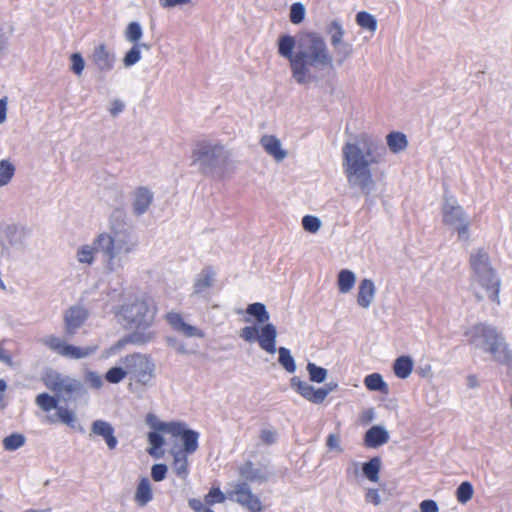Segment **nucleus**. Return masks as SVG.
<instances>
[{
  "label": "nucleus",
  "mask_w": 512,
  "mask_h": 512,
  "mask_svg": "<svg viewBox=\"0 0 512 512\" xmlns=\"http://www.w3.org/2000/svg\"><path fill=\"white\" fill-rule=\"evenodd\" d=\"M278 53L290 63L293 79L299 85H308L321 80L320 71L333 68V58L324 38L315 32L308 33L294 52L296 41L288 34L278 39Z\"/></svg>",
  "instance_id": "f03ea898"
},
{
  "label": "nucleus",
  "mask_w": 512,
  "mask_h": 512,
  "mask_svg": "<svg viewBox=\"0 0 512 512\" xmlns=\"http://www.w3.org/2000/svg\"><path fill=\"white\" fill-rule=\"evenodd\" d=\"M366 501L373 503L375 506L381 503V498L377 489H368L366 492Z\"/></svg>",
  "instance_id": "0e129e2a"
},
{
  "label": "nucleus",
  "mask_w": 512,
  "mask_h": 512,
  "mask_svg": "<svg viewBox=\"0 0 512 512\" xmlns=\"http://www.w3.org/2000/svg\"><path fill=\"white\" fill-rule=\"evenodd\" d=\"M278 362L288 372L294 373L296 371V363L290 350L286 347L278 348Z\"/></svg>",
  "instance_id": "e433bc0d"
},
{
  "label": "nucleus",
  "mask_w": 512,
  "mask_h": 512,
  "mask_svg": "<svg viewBox=\"0 0 512 512\" xmlns=\"http://www.w3.org/2000/svg\"><path fill=\"white\" fill-rule=\"evenodd\" d=\"M215 281V272L212 267L207 266L197 275L194 283V294H200L210 288Z\"/></svg>",
  "instance_id": "b1692460"
},
{
  "label": "nucleus",
  "mask_w": 512,
  "mask_h": 512,
  "mask_svg": "<svg viewBox=\"0 0 512 512\" xmlns=\"http://www.w3.org/2000/svg\"><path fill=\"white\" fill-rule=\"evenodd\" d=\"M496 327L487 323H476L464 331V336L467 338L468 344L475 349H480L483 352L499 335Z\"/></svg>",
  "instance_id": "9b49d317"
},
{
  "label": "nucleus",
  "mask_w": 512,
  "mask_h": 512,
  "mask_svg": "<svg viewBox=\"0 0 512 512\" xmlns=\"http://www.w3.org/2000/svg\"><path fill=\"white\" fill-rule=\"evenodd\" d=\"M143 36V30L141 25L138 22H130L125 30V38L128 42L132 44H142L140 42Z\"/></svg>",
  "instance_id": "58836bf2"
},
{
  "label": "nucleus",
  "mask_w": 512,
  "mask_h": 512,
  "mask_svg": "<svg viewBox=\"0 0 512 512\" xmlns=\"http://www.w3.org/2000/svg\"><path fill=\"white\" fill-rule=\"evenodd\" d=\"M474 494V488L469 481L462 482L456 490V498L461 504L467 503Z\"/></svg>",
  "instance_id": "a18cd8bd"
},
{
  "label": "nucleus",
  "mask_w": 512,
  "mask_h": 512,
  "mask_svg": "<svg viewBox=\"0 0 512 512\" xmlns=\"http://www.w3.org/2000/svg\"><path fill=\"white\" fill-rule=\"evenodd\" d=\"M176 427L177 433L172 432L171 435L174 437H181L185 453H194L198 449L199 433L194 430L188 429L186 427V424L182 422H177Z\"/></svg>",
  "instance_id": "6ab92c4d"
},
{
  "label": "nucleus",
  "mask_w": 512,
  "mask_h": 512,
  "mask_svg": "<svg viewBox=\"0 0 512 512\" xmlns=\"http://www.w3.org/2000/svg\"><path fill=\"white\" fill-rule=\"evenodd\" d=\"M229 498L250 512L263 511L260 498L252 492L247 482L236 483L233 491L229 494Z\"/></svg>",
  "instance_id": "f8f14e48"
},
{
  "label": "nucleus",
  "mask_w": 512,
  "mask_h": 512,
  "mask_svg": "<svg viewBox=\"0 0 512 512\" xmlns=\"http://www.w3.org/2000/svg\"><path fill=\"white\" fill-rule=\"evenodd\" d=\"M89 316V311L81 306L74 305L64 313L65 333L68 337L76 334L78 329L83 326Z\"/></svg>",
  "instance_id": "4468645a"
},
{
  "label": "nucleus",
  "mask_w": 512,
  "mask_h": 512,
  "mask_svg": "<svg viewBox=\"0 0 512 512\" xmlns=\"http://www.w3.org/2000/svg\"><path fill=\"white\" fill-rule=\"evenodd\" d=\"M157 310L154 299L147 294L136 295L125 301L120 306L119 315L134 331L119 339L115 348L122 349L127 344L143 346L153 342L156 332L150 328L154 324Z\"/></svg>",
  "instance_id": "20e7f679"
},
{
  "label": "nucleus",
  "mask_w": 512,
  "mask_h": 512,
  "mask_svg": "<svg viewBox=\"0 0 512 512\" xmlns=\"http://www.w3.org/2000/svg\"><path fill=\"white\" fill-rule=\"evenodd\" d=\"M166 341L167 344L174 347L178 353L184 354L186 352L184 344L179 343L176 338L168 337Z\"/></svg>",
  "instance_id": "338daca9"
},
{
  "label": "nucleus",
  "mask_w": 512,
  "mask_h": 512,
  "mask_svg": "<svg viewBox=\"0 0 512 512\" xmlns=\"http://www.w3.org/2000/svg\"><path fill=\"white\" fill-rule=\"evenodd\" d=\"M37 405L45 412H49L53 409H58V399L48 393H41L36 397Z\"/></svg>",
  "instance_id": "a19ab883"
},
{
  "label": "nucleus",
  "mask_w": 512,
  "mask_h": 512,
  "mask_svg": "<svg viewBox=\"0 0 512 512\" xmlns=\"http://www.w3.org/2000/svg\"><path fill=\"white\" fill-rule=\"evenodd\" d=\"M188 505L191 509H193L195 512H203V510H206L207 508L204 507L203 503L201 502V500L199 499H196V498H192V499H189L188 501Z\"/></svg>",
  "instance_id": "774afa93"
},
{
  "label": "nucleus",
  "mask_w": 512,
  "mask_h": 512,
  "mask_svg": "<svg viewBox=\"0 0 512 512\" xmlns=\"http://www.w3.org/2000/svg\"><path fill=\"white\" fill-rule=\"evenodd\" d=\"M338 388V384L336 382L326 383L323 387L318 388L322 394L320 395L321 403L324 402L329 393L333 392Z\"/></svg>",
  "instance_id": "680f3d73"
},
{
  "label": "nucleus",
  "mask_w": 512,
  "mask_h": 512,
  "mask_svg": "<svg viewBox=\"0 0 512 512\" xmlns=\"http://www.w3.org/2000/svg\"><path fill=\"white\" fill-rule=\"evenodd\" d=\"M154 199V195L147 187H138L132 193V212L139 217L145 214L150 208Z\"/></svg>",
  "instance_id": "f3484780"
},
{
  "label": "nucleus",
  "mask_w": 512,
  "mask_h": 512,
  "mask_svg": "<svg viewBox=\"0 0 512 512\" xmlns=\"http://www.w3.org/2000/svg\"><path fill=\"white\" fill-rule=\"evenodd\" d=\"M290 386L306 400L314 404H321L320 395L322 392H320L319 389H315L311 384L301 380L299 377H292L290 379Z\"/></svg>",
  "instance_id": "aec40b11"
},
{
  "label": "nucleus",
  "mask_w": 512,
  "mask_h": 512,
  "mask_svg": "<svg viewBox=\"0 0 512 512\" xmlns=\"http://www.w3.org/2000/svg\"><path fill=\"white\" fill-rule=\"evenodd\" d=\"M141 49L148 51L150 50V45L147 43L133 44L131 49L127 51L123 57V64L125 67H131L140 61Z\"/></svg>",
  "instance_id": "72a5a7b5"
},
{
  "label": "nucleus",
  "mask_w": 512,
  "mask_h": 512,
  "mask_svg": "<svg viewBox=\"0 0 512 512\" xmlns=\"http://www.w3.org/2000/svg\"><path fill=\"white\" fill-rule=\"evenodd\" d=\"M84 380L92 389H100L103 386L102 377L95 371H87Z\"/></svg>",
  "instance_id": "603ef678"
},
{
  "label": "nucleus",
  "mask_w": 512,
  "mask_h": 512,
  "mask_svg": "<svg viewBox=\"0 0 512 512\" xmlns=\"http://www.w3.org/2000/svg\"><path fill=\"white\" fill-rule=\"evenodd\" d=\"M124 110V104L121 100H114L111 104L110 113L113 117H116Z\"/></svg>",
  "instance_id": "69168bd1"
},
{
  "label": "nucleus",
  "mask_w": 512,
  "mask_h": 512,
  "mask_svg": "<svg viewBox=\"0 0 512 512\" xmlns=\"http://www.w3.org/2000/svg\"><path fill=\"white\" fill-rule=\"evenodd\" d=\"M43 343L53 351L58 352L61 355V351H64V347L66 343H64L60 338L50 335L43 340Z\"/></svg>",
  "instance_id": "864d4df0"
},
{
  "label": "nucleus",
  "mask_w": 512,
  "mask_h": 512,
  "mask_svg": "<svg viewBox=\"0 0 512 512\" xmlns=\"http://www.w3.org/2000/svg\"><path fill=\"white\" fill-rule=\"evenodd\" d=\"M96 351V347H77L71 344H66L64 351L61 355L72 359H82L92 355Z\"/></svg>",
  "instance_id": "c756f323"
},
{
  "label": "nucleus",
  "mask_w": 512,
  "mask_h": 512,
  "mask_svg": "<svg viewBox=\"0 0 512 512\" xmlns=\"http://www.w3.org/2000/svg\"><path fill=\"white\" fill-rule=\"evenodd\" d=\"M375 293V284L371 279L361 280L358 287L357 304L364 309L369 308L375 298Z\"/></svg>",
  "instance_id": "5701e85b"
},
{
  "label": "nucleus",
  "mask_w": 512,
  "mask_h": 512,
  "mask_svg": "<svg viewBox=\"0 0 512 512\" xmlns=\"http://www.w3.org/2000/svg\"><path fill=\"white\" fill-rule=\"evenodd\" d=\"M25 437L20 433H12L3 439V447L6 451H15L25 444Z\"/></svg>",
  "instance_id": "ea45409f"
},
{
  "label": "nucleus",
  "mask_w": 512,
  "mask_h": 512,
  "mask_svg": "<svg viewBox=\"0 0 512 512\" xmlns=\"http://www.w3.org/2000/svg\"><path fill=\"white\" fill-rule=\"evenodd\" d=\"M138 240L127 230H114L112 233H100L91 245H82L77 249L76 259L80 264L92 265L95 255L100 252L104 258L105 269L117 272L123 269L127 255L136 251Z\"/></svg>",
  "instance_id": "7ed1b4c3"
},
{
  "label": "nucleus",
  "mask_w": 512,
  "mask_h": 512,
  "mask_svg": "<svg viewBox=\"0 0 512 512\" xmlns=\"http://www.w3.org/2000/svg\"><path fill=\"white\" fill-rule=\"evenodd\" d=\"M191 158L200 173L210 176L227 164L229 153L218 141L201 140L195 143Z\"/></svg>",
  "instance_id": "39448f33"
},
{
  "label": "nucleus",
  "mask_w": 512,
  "mask_h": 512,
  "mask_svg": "<svg viewBox=\"0 0 512 512\" xmlns=\"http://www.w3.org/2000/svg\"><path fill=\"white\" fill-rule=\"evenodd\" d=\"M484 352L489 353L493 360L501 365H512V350L509 348L501 333L487 346Z\"/></svg>",
  "instance_id": "dca6fc26"
},
{
  "label": "nucleus",
  "mask_w": 512,
  "mask_h": 512,
  "mask_svg": "<svg viewBox=\"0 0 512 512\" xmlns=\"http://www.w3.org/2000/svg\"><path fill=\"white\" fill-rule=\"evenodd\" d=\"M356 276L354 272L343 269L338 274V289L341 293H348L355 285Z\"/></svg>",
  "instance_id": "c9c22d12"
},
{
  "label": "nucleus",
  "mask_w": 512,
  "mask_h": 512,
  "mask_svg": "<svg viewBox=\"0 0 512 512\" xmlns=\"http://www.w3.org/2000/svg\"><path fill=\"white\" fill-rule=\"evenodd\" d=\"M356 23L372 33L376 31L378 25L376 18L366 11H360L356 14Z\"/></svg>",
  "instance_id": "4c0bfd02"
},
{
  "label": "nucleus",
  "mask_w": 512,
  "mask_h": 512,
  "mask_svg": "<svg viewBox=\"0 0 512 512\" xmlns=\"http://www.w3.org/2000/svg\"><path fill=\"white\" fill-rule=\"evenodd\" d=\"M305 18V7L302 3L296 2L290 8V21L293 24H300Z\"/></svg>",
  "instance_id": "8fccbe9b"
},
{
  "label": "nucleus",
  "mask_w": 512,
  "mask_h": 512,
  "mask_svg": "<svg viewBox=\"0 0 512 512\" xmlns=\"http://www.w3.org/2000/svg\"><path fill=\"white\" fill-rule=\"evenodd\" d=\"M442 217L445 225L453 227L460 239L468 240L470 222L463 208L452 197H445L442 206Z\"/></svg>",
  "instance_id": "1a4fd4ad"
},
{
  "label": "nucleus",
  "mask_w": 512,
  "mask_h": 512,
  "mask_svg": "<svg viewBox=\"0 0 512 512\" xmlns=\"http://www.w3.org/2000/svg\"><path fill=\"white\" fill-rule=\"evenodd\" d=\"M121 363L127 370L131 380L147 386L155 378V363L150 356L141 353H133L121 358Z\"/></svg>",
  "instance_id": "6e6552de"
},
{
  "label": "nucleus",
  "mask_w": 512,
  "mask_h": 512,
  "mask_svg": "<svg viewBox=\"0 0 512 512\" xmlns=\"http://www.w3.org/2000/svg\"><path fill=\"white\" fill-rule=\"evenodd\" d=\"M326 33L330 37L331 46L344 42L345 31L339 20H333L326 26Z\"/></svg>",
  "instance_id": "473e14b6"
},
{
  "label": "nucleus",
  "mask_w": 512,
  "mask_h": 512,
  "mask_svg": "<svg viewBox=\"0 0 512 512\" xmlns=\"http://www.w3.org/2000/svg\"><path fill=\"white\" fill-rule=\"evenodd\" d=\"M148 442L151 447L148 449V453L151 456H157V450H159L164 444L163 436L156 431L148 433Z\"/></svg>",
  "instance_id": "de8ad7c7"
},
{
  "label": "nucleus",
  "mask_w": 512,
  "mask_h": 512,
  "mask_svg": "<svg viewBox=\"0 0 512 512\" xmlns=\"http://www.w3.org/2000/svg\"><path fill=\"white\" fill-rule=\"evenodd\" d=\"M387 146L393 153L404 151L408 146L406 136L401 132H391L386 137Z\"/></svg>",
  "instance_id": "2f4dec72"
},
{
  "label": "nucleus",
  "mask_w": 512,
  "mask_h": 512,
  "mask_svg": "<svg viewBox=\"0 0 512 512\" xmlns=\"http://www.w3.org/2000/svg\"><path fill=\"white\" fill-rule=\"evenodd\" d=\"M126 376H128V375H127V370L124 366L123 367L115 366V367L110 368L106 372L105 379L109 383L117 384V383H120Z\"/></svg>",
  "instance_id": "49530a36"
},
{
  "label": "nucleus",
  "mask_w": 512,
  "mask_h": 512,
  "mask_svg": "<svg viewBox=\"0 0 512 512\" xmlns=\"http://www.w3.org/2000/svg\"><path fill=\"white\" fill-rule=\"evenodd\" d=\"M168 467L163 463L154 464L151 468V477L154 481L160 482L166 478Z\"/></svg>",
  "instance_id": "5fc2aeb1"
},
{
  "label": "nucleus",
  "mask_w": 512,
  "mask_h": 512,
  "mask_svg": "<svg viewBox=\"0 0 512 512\" xmlns=\"http://www.w3.org/2000/svg\"><path fill=\"white\" fill-rule=\"evenodd\" d=\"M469 264L473 281L489 292L491 301L500 304L501 281L491 265L488 253L483 248L476 249L470 254Z\"/></svg>",
  "instance_id": "423d86ee"
},
{
  "label": "nucleus",
  "mask_w": 512,
  "mask_h": 512,
  "mask_svg": "<svg viewBox=\"0 0 512 512\" xmlns=\"http://www.w3.org/2000/svg\"><path fill=\"white\" fill-rule=\"evenodd\" d=\"M387 148L381 139L361 133L342 148V166L348 185L370 200L376 189L373 166L386 161Z\"/></svg>",
  "instance_id": "f257e3e1"
},
{
  "label": "nucleus",
  "mask_w": 512,
  "mask_h": 512,
  "mask_svg": "<svg viewBox=\"0 0 512 512\" xmlns=\"http://www.w3.org/2000/svg\"><path fill=\"white\" fill-rule=\"evenodd\" d=\"M246 313L255 318L259 324H267L270 320V314L263 303L255 302L249 304L246 308Z\"/></svg>",
  "instance_id": "c85d7f7f"
},
{
  "label": "nucleus",
  "mask_w": 512,
  "mask_h": 512,
  "mask_svg": "<svg viewBox=\"0 0 512 512\" xmlns=\"http://www.w3.org/2000/svg\"><path fill=\"white\" fill-rule=\"evenodd\" d=\"M380 469V457H373L362 465V472L364 476L371 482H377L379 480Z\"/></svg>",
  "instance_id": "7c9ffc66"
},
{
  "label": "nucleus",
  "mask_w": 512,
  "mask_h": 512,
  "mask_svg": "<svg viewBox=\"0 0 512 512\" xmlns=\"http://www.w3.org/2000/svg\"><path fill=\"white\" fill-rule=\"evenodd\" d=\"M134 499L141 507L147 505L153 499L152 487L148 478L143 477L140 479Z\"/></svg>",
  "instance_id": "393cba45"
},
{
  "label": "nucleus",
  "mask_w": 512,
  "mask_h": 512,
  "mask_svg": "<svg viewBox=\"0 0 512 512\" xmlns=\"http://www.w3.org/2000/svg\"><path fill=\"white\" fill-rule=\"evenodd\" d=\"M225 501V495L219 488H212L205 497V502L208 505L215 503H222Z\"/></svg>",
  "instance_id": "6e6d98bb"
},
{
  "label": "nucleus",
  "mask_w": 512,
  "mask_h": 512,
  "mask_svg": "<svg viewBox=\"0 0 512 512\" xmlns=\"http://www.w3.org/2000/svg\"><path fill=\"white\" fill-rule=\"evenodd\" d=\"M240 337L247 342L257 341L259 346L267 353L274 354L276 352L277 329L267 323L260 328L257 326H245L241 329Z\"/></svg>",
  "instance_id": "9d476101"
},
{
  "label": "nucleus",
  "mask_w": 512,
  "mask_h": 512,
  "mask_svg": "<svg viewBox=\"0 0 512 512\" xmlns=\"http://www.w3.org/2000/svg\"><path fill=\"white\" fill-rule=\"evenodd\" d=\"M145 422L150 428H152L156 432H164V433H169V434H172V432L177 433V427H176L177 422H169V423L162 422L153 413L147 414Z\"/></svg>",
  "instance_id": "bb28decb"
},
{
  "label": "nucleus",
  "mask_w": 512,
  "mask_h": 512,
  "mask_svg": "<svg viewBox=\"0 0 512 512\" xmlns=\"http://www.w3.org/2000/svg\"><path fill=\"white\" fill-rule=\"evenodd\" d=\"M172 467L177 476L185 477L188 474V460L183 452L175 453Z\"/></svg>",
  "instance_id": "79ce46f5"
},
{
  "label": "nucleus",
  "mask_w": 512,
  "mask_h": 512,
  "mask_svg": "<svg viewBox=\"0 0 512 512\" xmlns=\"http://www.w3.org/2000/svg\"><path fill=\"white\" fill-rule=\"evenodd\" d=\"M167 322L177 332L186 337H203V332L195 326L186 323L179 313L171 312L166 315Z\"/></svg>",
  "instance_id": "a211bd4d"
},
{
  "label": "nucleus",
  "mask_w": 512,
  "mask_h": 512,
  "mask_svg": "<svg viewBox=\"0 0 512 512\" xmlns=\"http://www.w3.org/2000/svg\"><path fill=\"white\" fill-rule=\"evenodd\" d=\"M389 441V433L382 426H372L364 436V444L369 448H377Z\"/></svg>",
  "instance_id": "4be33fe9"
},
{
  "label": "nucleus",
  "mask_w": 512,
  "mask_h": 512,
  "mask_svg": "<svg viewBox=\"0 0 512 512\" xmlns=\"http://www.w3.org/2000/svg\"><path fill=\"white\" fill-rule=\"evenodd\" d=\"M260 144L265 152L278 162L287 157V151L282 148L281 141L274 135H263Z\"/></svg>",
  "instance_id": "412c9836"
},
{
  "label": "nucleus",
  "mask_w": 512,
  "mask_h": 512,
  "mask_svg": "<svg viewBox=\"0 0 512 512\" xmlns=\"http://www.w3.org/2000/svg\"><path fill=\"white\" fill-rule=\"evenodd\" d=\"M240 474L251 482L259 478V470L253 469L252 462H246L245 465L241 467Z\"/></svg>",
  "instance_id": "4d7b16f0"
},
{
  "label": "nucleus",
  "mask_w": 512,
  "mask_h": 512,
  "mask_svg": "<svg viewBox=\"0 0 512 512\" xmlns=\"http://www.w3.org/2000/svg\"><path fill=\"white\" fill-rule=\"evenodd\" d=\"M302 226L305 231L316 233L321 227V220L313 215H306L302 218Z\"/></svg>",
  "instance_id": "3c124183"
},
{
  "label": "nucleus",
  "mask_w": 512,
  "mask_h": 512,
  "mask_svg": "<svg viewBox=\"0 0 512 512\" xmlns=\"http://www.w3.org/2000/svg\"><path fill=\"white\" fill-rule=\"evenodd\" d=\"M420 511L421 512H438L439 507H438V504L436 503V501L427 499V500H423L420 503Z\"/></svg>",
  "instance_id": "052dcab7"
},
{
  "label": "nucleus",
  "mask_w": 512,
  "mask_h": 512,
  "mask_svg": "<svg viewBox=\"0 0 512 512\" xmlns=\"http://www.w3.org/2000/svg\"><path fill=\"white\" fill-rule=\"evenodd\" d=\"M90 61L96 70L107 73L114 68L116 56L112 49L101 43L94 47Z\"/></svg>",
  "instance_id": "ddd939ff"
},
{
  "label": "nucleus",
  "mask_w": 512,
  "mask_h": 512,
  "mask_svg": "<svg viewBox=\"0 0 512 512\" xmlns=\"http://www.w3.org/2000/svg\"><path fill=\"white\" fill-rule=\"evenodd\" d=\"M44 385L64 401H69L87 394L84 384L75 378L56 370L48 369L42 376Z\"/></svg>",
  "instance_id": "0eeeda50"
},
{
  "label": "nucleus",
  "mask_w": 512,
  "mask_h": 512,
  "mask_svg": "<svg viewBox=\"0 0 512 512\" xmlns=\"http://www.w3.org/2000/svg\"><path fill=\"white\" fill-rule=\"evenodd\" d=\"M261 441L266 445H272L277 440V433L274 430L264 429L260 433Z\"/></svg>",
  "instance_id": "bf43d9fd"
},
{
  "label": "nucleus",
  "mask_w": 512,
  "mask_h": 512,
  "mask_svg": "<svg viewBox=\"0 0 512 512\" xmlns=\"http://www.w3.org/2000/svg\"><path fill=\"white\" fill-rule=\"evenodd\" d=\"M56 414L59 418V420L66 424L67 426L71 427V428H74L75 427V424H76V416L74 414L73 411L69 410L68 408L66 407H62L60 406L57 411H56Z\"/></svg>",
  "instance_id": "09e8293b"
},
{
  "label": "nucleus",
  "mask_w": 512,
  "mask_h": 512,
  "mask_svg": "<svg viewBox=\"0 0 512 512\" xmlns=\"http://www.w3.org/2000/svg\"><path fill=\"white\" fill-rule=\"evenodd\" d=\"M307 371L309 379L315 383H323L327 378V369L317 366L315 363L309 362L307 364Z\"/></svg>",
  "instance_id": "c03bdc74"
},
{
  "label": "nucleus",
  "mask_w": 512,
  "mask_h": 512,
  "mask_svg": "<svg viewBox=\"0 0 512 512\" xmlns=\"http://www.w3.org/2000/svg\"><path fill=\"white\" fill-rule=\"evenodd\" d=\"M364 384L370 391H379L385 394L389 391L387 383L379 373L367 375L364 379Z\"/></svg>",
  "instance_id": "f704fd0d"
},
{
  "label": "nucleus",
  "mask_w": 512,
  "mask_h": 512,
  "mask_svg": "<svg viewBox=\"0 0 512 512\" xmlns=\"http://www.w3.org/2000/svg\"><path fill=\"white\" fill-rule=\"evenodd\" d=\"M413 365L414 363L410 356H400L393 364L394 374L400 379H406L411 374Z\"/></svg>",
  "instance_id": "a878e982"
},
{
  "label": "nucleus",
  "mask_w": 512,
  "mask_h": 512,
  "mask_svg": "<svg viewBox=\"0 0 512 512\" xmlns=\"http://www.w3.org/2000/svg\"><path fill=\"white\" fill-rule=\"evenodd\" d=\"M71 62H72V67H71L72 71L76 75H81L84 70V67H85V62H84V59L81 56V54L73 53L71 55Z\"/></svg>",
  "instance_id": "13d9d810"
},
{
  "label": "nucleus",
  "mask_w": 512,
  "mask_h": 512,
  "mask_svg": "<svg viewBox=\"0 0 512 512\" xmlns=\"http://www.w3.org/2000/svg\"><path fill=\"white\" fill-rule=\"evenodd\" d=\"M101 437L110 450L116 449L118 445L115 430L112 424L106 420L97 419L91 423L89 438Z\"/></svg>",
  "instance_id": "2eb2a0df"
},
{
  "label": "nucleus",
  "mask_w": 512,
  "mask_h": 512,
  "mask_svg": "<svg viewBox=\"0 0 512 512\" xmlns=\"http://www.w3.org/2000/svg\"><path fill=\"white\" fill-rule=\"evenodd\" d=\"M15 173V167L14 165L6 160L3 159L0 161V187L7 185Z\"/></svg>",
  "instance_id": "37998d69"
},
{
  "label": "nucleus",
  "mask_w": 512,
  "mask_h": 512,
  "mask_svg": "<svg viewBox=\"0 0 512 512\" xmlns=\"http://www.w3.org/2000/svg\"><path fill=\"white\" fill-rule=\"evenodd\" d=\"M332 47L334 51L333 62L335 61L338 66H342L354 53L353 45L346 41Z\"/></svg>",
  "instance_id": "cd10ccee"
},
{
  "label": "nucleus",
  "mask_w": 512,
  "mask_h": 512,
  "mask_svg": "<svg viewBox=\"0 0 512 512\" xmlns=\"http://www.w3.org/2000/svg\"><path fill=\"white\" fill-rule=\"evenodd\" d=\"M326 445L332 450H337L339 452L342 451V448L340 446V438L336 434L328 435Z\"/></svg>",
  "instance_id": "e2e57ef3"
}]
</instances>
